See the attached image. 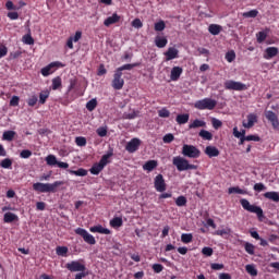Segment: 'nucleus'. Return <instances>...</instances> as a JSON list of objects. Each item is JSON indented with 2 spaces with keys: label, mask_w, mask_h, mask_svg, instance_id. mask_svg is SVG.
Returning a JSON list of instances; mask_svg holds the SVG:
<instances>
[{
  "label": "nucleus",
  "mask_w": 279,
  "mask_h": 279,
  "mask_svg": "<svg viewBox=\"0 0 279 279\" xmlns=\"http://www.w3.org/2000/svg\"><path fill=\"white\" fill-rule=\"evenodd\" d=\"M172 165L177 167L178 171L197 170V166L193 163H189V159H185L184 157H181V156L173 157Z\"/></svg>",
  "instance_id": "2"
},
{
  "label": "nucleus",
  "mask_w": 279,
  "mask_h": 279,
  "mask_svg": "<svg viewBox=\"0 0 279 279\" xmlns=\"http://www.w3.org/2000/svg\"><path fill=\"white\" fill-rule=\"evenodd\" d=\"M46 165L48 167H59V169H69V163L63 161H58L56 155H48L46 157Z\"/></svg>",
  "instance_id": "8"
},
{
  "label": "nucleus",
  "mask_w": 279,
  "mask_h": 279,
  "mask_svg": "<svg viewBox=\"0 0 279 279\" xmlns=\"http://www.w3.org/2000/svg\"><path fill=\"white\" fill-rule=\"evenodd\" d=\"M198 136H201L203 141H213V133L206 130H201Z\"/></svg>",
  "instance_id": "38"
},
{
  "label": "nucleus",
  "mask_w": 279,
  "mask_h": 279,
  "mask_svg": "<svg viewBox=\"0 0 279 279\" xmlns=\"http://www.w3.org/2000/svg\"><path fill=\"white\" fill-rule=\"evenodd\" d=\"M256 38H257V43L260 45V44L265 43V40H267V33H265L263 31L258 32L256 34Z\"/></svg>",
  "instance_id": "46"
},
{
  "label": "nucleus",
  "mask_w": 279,
  "mask_h": 279,
  "mask_svg": "<svg viewBox=\"0 0 279 279\" xmlns=\"http://www.w3.org/2000/svg\"><path fill=\"white\" fill-rule=\"evenodd\" d=\"M162 269H165V266H162V264H154L153 265V271H155V274H160L162 271Z\"/></svg>",
  "instance_id": "62"
},
{
  "label": "nucleus",
  "mask_w": 279,
  "mask_h": 279,
  "mask_svg": "<svg viewBox=\"0 0 279 279\" xmlns=\"http://www.w3.org/2000/svg\"><path fill=\"white\" fill-rule=\"evenodd\" d=\"M75 143L78 147H86V137L78 136L75 138Z\"/></svg>",
  "instance_id": "51"
},
{
  "label": "nucleus",
  "mask_w": 279,
  "mask_h": 279,
  "mask_svg": "<svg viewBox=\"0 0 279 279\" xmlns=\"http://www.w3.org/2000/svg\"><path fill=\"white\" fill-rule=\"evenodd\" d=\"M189 119H190L189 113H182V114L177 116L175 121L179 125H184V124L189 123Z\"/></svg>",
  "instance_id": "29"
},
{
  "label": "nucleus",
  "mask_w": 279,
  "mask_h": 279,
  "mask_svg": "<svg viewBox=\"0 0 279 279\" xmlns=\"http://www.w3.org/2000/svg\"><path fill=\"white\" fill-rule=\"evenodd\" d=\"M36 104H38V97L36 95H33L31 98L27 99V105L31 108H34V106H36Z\"/></svg>",
  "instance_id": "53"
},
{
  "label": "nucleus",
  "mask_w": 279,
  "mask_h": 279,
  "mask_svg": "<svg viewBox=\"0 0 279 279\" xmlns=\"http://www.w3.org/2000/svg\"><path fill=\"white\" fill-rule=\"evenodd\" d=\"M69 173H71V175H78L80 178H84L85 175H88V171L83 168L78 170H69Z\"/></svg>",
  "instance_id": "37"
},
{
  "label": "nucleus",
  "mask_w": 279,
  "mask_h": 279,
  "mask_svg": "<svg viewBox=\"0 0 279 279\" xmlns=\"http://www.w3.org/2000/svg\"><path fill=\"white\" fill-rule=\"evenodd\" d=\"M0 167H2V169H10V167H12V159L10 158H5L0 162Z\"/></svg>",
  "instance_id": "49"
},
{
  "label": "nucleus",
  "mask_w": 279,
  "mask_h": 279,
  "mask_svg": "<svg viewBox=\"0 0 279 279\" xmlns=\"http://www.w3.org/2000/svg\"><path fill=\"white\" fill-rule=\"evenodd\" d=\"M90 232H98V234H111L112 231L108 228H104V226L98 225L89 228Z\"/></svg>",
  "instance_id": "22"
},
{
  "label": "nucleus",
  "mask_w": 279,
  "mask_h": 279,
  "mask_svg": "<svg viewBox=\"0 0 279 279\" xmlns=\"http://www.w3.org/2000/svg\"><path fill=\"white\" fill-rule=\"evenodd\" d=\"M197 128H206V122L204 120L196 119L189 124L190 130H195Z\"/></svg>",
  "instance_id": "28"
},
{
  "label": "nucleus",
  "mask_w": 279,
  "mask_h": 279,
  "mask_svg": "<svg viewBox=\"0 0 279 279\" xmlns=\"http://www.w3.org/2000/svg\"><path fill=\"white\" fill-rule=\"evenodd\" d=\"M233 136L235 138H243V136H246L245 135V130H242L241 132L239 131V128H233Z\"/></svg>",
  "instance_id": "50"
},
{
  "label": "nucleus",
  "mask_w": 279,
  "mask_h": 279,
  "mask_svg": "<svg viewBox=\"0 0 279 279\" xmlns=\"http://www.w3.org/2000/svg\"><path fill=\"white\" fill-rule=\"evenodd\" d=\"M182 155L185 156V158H199V156H202V150L194 145L185 144L182 147Z\"/></svg>",
  "instance_id": "5"
},
{
  "label": "nucleus",
  "mask_w": 279,
  "mask_h": 279,
  "mask_svg": "<svg viewBox=\"0 0 279 279\" xmlns=\"http://www.w3.org/2000/svg\"><path fill=\"white\" fill-rule=\"evenodd\" d=\"M225 88L226 90H247V85L241 83V82H236L233 80H228L225 82Z\"/></svg>",
  "instance_id": "7"
},
{
  "label": "nucleus",
  "mask_w": 279,
  "mask_h": 279,
  "mask_svg": "<svg viewBox=\"0 0 279 279\" xmlns=\"http://www.w3.org/2000/svg\"><path fill=\"white\" fill-rule=\"evenodd\" d=\"M154 186L157 193H165V191H167V182H165V177H162V174H157L155 177Z\"/></svg>",
  "instance_id": "10"
},
{
  "label": "nucleus",
  "mask_w": 279,
  "mask_h": 279,
  "mask_svg": "<svg viewBox=\"0 0 279 279\" xmlns=\"http://www.w3.org/2000/svg\"><path fill=\"white\" fill-rule=\"evenodd\" d=\"M102 171H104V168L99 162L94 163L89 169V173H92V175H99V173Z\"/></svg>",
  "instance_id": "30"
},
{
  "label": "nucleus",
  "mask_w": 279,
  "mask_h": 279,
  "mask_svg": "<svg viewBox=\"0 0 279 279\" xmlns=\"http://www.w3.org/2000/svg\"><path fill=\"white\" fill-rule=\"evenodd\" d=\"M62 181H54L53 183H34L33 190L36 191V193H56L58 191V186H62Z\"/></svg>",
  "instance_id": "1"
},
{
  "label": "nucleus",
  "mask_w": 279,
  "mask_h": 279,
  "mask_svg": "<svg viewBox=\"0 0 279 279\" xmlns=\"http://www.w3.org/2000/svg\"><path fill=\"white\" fill-rule=\"evenodd\" d=\"M65 267L69 271H72V272H74V271H82V272L86 271V266L84 264L77 262V260H73L71 263H68Z\"/></svg>",
  "instance_id": "14"
},
{
  "label": "nucleus",
  "mask_w": 279,
  "mask_h": 279,
  "mask_svg": "<svg viewBox=\"0 0 279 279\" xmlns=\"http://www.w3.org/2000/svg\"><path fill=\"white\" fill-rule=\"evenodd\" d=\"M194 107L197 110H215V108H217V100L211 98H204L202 100H197L194 104Z\"/></svg>",
  "instance_id": "4"
},
{
  "label": "nucleus",
  "mask_w": 279,
  "mask_h": 279,
  "mask_svg": "<svg viewBox=\"0 0 279 279\" xmlns=\"http://www.w3.org/2000/svg\"><path fill=\"white\" fill-rule=\"evenodd\" d=\"M3 221L4 223H12L13 221H19V216H16V214L13 213H5L4 217H3Z\"/></svg>",
  "instance_id": "27"
},
{
  "label": "nucleus",
  "mask_w": 279,
  "mask_h": 279,
  "mask_svg": "<svg viewBox=\"0 0 279 279\" xmlns=\"http://www.w3.org/2000/svg\"><path fill=\"white\" fill-rule=\"evenodd\" d=\"M221 29H222V27L219 24H210L208 27V32L213 36H219V34H221Z\"/></svg>",
  "instance_id": "25"
},
{
  "label": "nucleus",
  "mask_w": 279,
  "mask_h": 279,
  "mask_svg": "<svg viewBox=\"0 0 279 279\" xmlns=\"http://www.w3.org/2000/svg\"><path fill=\"white\" fill-rule=\"evenodd\" d=\"M182 73H184V70L181 66H173L170 72L171 82H178Z\"/></svg>",
  "instance_id": "17"
},
{
  "label": "nucleus",
  "mask_w": 279,
  "mask_h": 279,
  "mask_svg": "<svg viewBox=\"0 0 279 279\" xmlns=\"http://www.w3.org/2000/svg\"><path fill=\"white\" fill-rule=\"evenodd\" d=\"M160 193L161 194L158 197L159 202H162V199H169L173 197V194L171 192H160Z\"/></svg>",
  "instance_id": "54"
},
{
  "label": "nucleus",
  "mask_w": 279,
  "mask_h": 279,
  "mask_svg": "<svg viewBox=\"0 0 279 279\" xmlns=\"http://www.w3.org/2000/svg\"><path fill=\"white\" fill-rule=\"evenodd\" d=\"M138 147H141V140L132 138L125 146L126 151L129 154H134V151H138Z\"/></svg>",
  "instance_id": "15"
},
{
  "label": "nucleus",
  "mask_w": 279,
  "mask_h": 279,
  "mask_svg": "<svg viewBox=\"0 0 279 279\" xmlns=\"http://www.w3.org/2000/svg\"><path fill=\"white\" fill-rule=\"evenodd\" d=\"M230 232H232V230L230 228H227V229L217 230L215 234L217 236H225V234H230Z\"/></svg>",
  "instance_id": "57"
},
{
  "label": "nucleus",
  "mask_w": 279,
  "mask_h": 279,
  "mask_svg": "<svg viewBox=\"0 0 279 279\" xmlns=\"http://www.w3.org/2000/svg\"><path fill=\"white\" fill-rule=\"evenodd\" d=\"M122 77H123V72H119L116 70L113 74V80L111 83V86L112 88H114V90H121L125 85V81Z\"/></svg>",
  "instance_id": "9"
},
{
  "label": "nucleus",
  "mask_w": 279,
  "mask_h": 279,
  "mask_svg": "<svg viewBox=\"0 0 279 279\" xmlns=\"http://www.w3.org/2000/svg\"><path fill=\"white\" fill-rule=\"evenodd\" d=\"M14 136H16V133L14 131H4L2 134V141H8L9 143H12V141H14Z\"/></svg>",
  "instance_id": "33"
},
{
  "label": "nucleus",
  "mask_w": 279,
  "mask_h": 279,
  "mask_svg": "<svg viewBox=\"0 0 279 279\" xmlns=\"http://www.w3.org/2000/svg\"><path fill=\"white\" fill-rule=\"evenodd\" d=\"M245 252L248 253L251 256H254L256 246L250 242H245L244 244Z\"/></svg>",
  "instance_id": "40"
},
{
  "label": "nucleus",
  "mask_w": 279,
  "mask_h": 279,
  "mask_svg": "<svg viewBox=\"0 0 279 279\" xmlns=\"http://www.w3.org/2000/svg\"><path fill=\"white\" fill-rule=\"evenodd\" d=\"M182 243L189 244L193 242V233H182L181 235Z\"/></svg>",
  "instance_id": "42"
},
{
  "label": "nucleus",
  "mask_w": 279,
  "mask_h": 279,
  "mask_svg": "<svg viewBox=\"0 0 279 279\" xmlns=\"http://www.w3.org/2000/svg\"><path fill=\"white\" fill-rule=\"evenodd\" d=\"M31 156H32V150H29V149H24V150H22V151L20 153V157H21V158L27 159V158H29Z\"/></svg>",
  "instance_id": "64"
},
{
  "label": "nucleus",
  "mask_w": 279,
  "mask_h": 279,
  "mask_svg": "<svg viewBox=\"0 0 279 279\" xmlns=\"http://www.w3.org/2000/svg\"><path fill=\"white\" fill-rule=\"evenodd\" d=\"M49 95H51V92H49V89L41 90L39 93V104L41 106H45V104H47V100L49 99Z\"/></svg>",
  "instance_id": "26"
},
{
  "label": "nucleus",
  "mask_w": 279,
  "mask_h": 279,
  "mask_svg": "<svg viewBox=\"0 0 279 279\" xmlns=\"http://www.w3.org/2000/svg\"><path fill=\"white\" fill-rule=\"evenodd\" d=\"M205 154L208 158H217V156H219V149L215 146H207L205 148Z\"/></svg>",
  "instance_id": "23"
},
{
  "label": "nucleus",
  "mask_w": 279,
  "mask_h": 279,
  "mask_svg": "<svg viewBox=\"0 0 279 279\" xmlns=\"http://www.w3.org/2000/svg\"><path fill=\"white\" fill-rule=\"evenodd\" d=\"M96 133L98 134V136H100L101 138H104V136H108V129L100 126L97 129Z\"/></svg>",
  "instance_id": "55"
},
{
  "label": "nucleus",
  "mask_w": 279,
  "mask_h": 279,
  "mask_svg": "<svg viewBox=\"0 0 279 279\" xmlns=\"http://www.w3.org/2000/svg\"><path fill=\"white\" fill-rule=\"evenodd\" d=\"M211 125H213L214 130H219V128H221V125H223V123L221 122V120L214 118V119H211Z\"/></svg>",
  "instance_id": "56"
},
{
  "label": "nucleus",
  "mask_w": 279,
  "mask_h": 279,
  "mask_svg": "<svg viewBox=\"0 0 279 279\" xmlns=\"http://www.w3.org/2000/svg\"><path fill=\"white\" fill-rule=\"evenodd\" d=\"M158 168V160H148L143 165V170L148 171V173H151L154 169Z\"/></svg>",
  "instance_id": "20"
},
{
  "label": "nucleus",
  "mask_w": 279,
  "mask_h": 279,
  "mask_svg": "<svg viewBox=\"0 0 279 279\" xmlns=\"http://www.w3.org/2000/svg\"><path fill=\"white\" fill-rule=\"evenodd\" d=\"M245 271L255 278V276H258V269H256V266L254 264H247L245 266Z\"/></svg>",
  "instance_id": "32"
},
{
  "label": "nucleus",
  "mask_w": 279,
  "mask_h": 279,
  "mask_svg": "<svg viewBox=\"0 0 279 279\" xmlns=\"http://www.w3.org/2000/svg\"><path fill=\"white\" fill-rule=\"evenodd\" d=\"M186 203H187V199L185 198V196H182V195L178 196L175 199V205L179 207L186 206Z\"/></svg>",
  "instance_id": "48"
},
{
  "label": "nucleus",
  "mask_w": 279,
  "mask_h": 279,
  "mask_svg": "<svg viewBox=\"0 0 279 279\" xmlns=\"http://www.w3.org/2000/svg\"><path fill=\"white\" fill-rule=\"evenodd\" d=\"M132 27H135V29H141V27H143V22L141 21V19L133 20Z\"/></svg>",
  "instance_id": "58"
},
{
  "label": "nucleus",
  "mask_w": 279,
  "mask_h": 279,
  "mask_svg": "<svg viewBox=\"0 0 279 279\" xmlns=\"http://www.w3.org/2000/svg\"><path fill=\"white\" fill-rule=\"evenodd\" d=\"M165 61L171 62V60H175L180 58V50L175 47H169L166 52H163Z\"/></svg>",
  "instance_id": "12"
},
{
  "label": "nucleus",
  "mask_w": 279,
  "mask_h": 279,
  "mask_svg": "<svg viewBox=\"0 0 279 279\" xmlns=\"http://www.w3.org/2000/svg\"><path fill=\"white\" fill-rule=\"evenodd\" d=\"M253 189L254 191H257V193H260V191H267V186L263 183H256Z\"/></svg>",
  "instance_id": "60"
},
{
  "label": "nucleus",
  "mask_w": 279,
  "mask_h": 279,
  "mask_svg": "<svg viewBox=\"0 0 279 279\" xmlns=\"http://www.w3.org/2000/svg\"><path fill=\"white\" fill-rule=\"evenodd\" d=\"M60 88H62V78L60 76H57V77L52 78L51 89L58 90Z\"/></svg>",
  "instance_id": "34"
},
{
  "label": "nucleus",
  "mask_w": 279,
  "mask_h": 279,
  "mask_svg": "<svg viewBox=\"0 0 279 279\" xmlns=\"http://www.w3.org/2000/svg\"><path fill=\"white\" fill-rule=\"evenodd\" d=\"M240 204L244 210H247V213H254L255 215H257V218L259 220L265 217V214L263 213V208L256 205L250 204V201H247L246 198L240 199Z\"/></svg>",
  "instance_id": "3"
},
{
  "label": "nucleus",
  "mask_w": 279,
  "mask_h": 279,
  "mask_svg": "<svg viewBox=\"0 0 279 279\" xmlns=\"http://www.w3.org/2000/svg\"><path fill=\"white\" fill-rule=\"evenodd\" d=\"M228 193L229 195H232V193H236L238 195H247V191L242 190L239 186L229 187Z\"/></svg>",
  "instance_id": "36"
},
{
  "label": "nucleus",
  "mask_w": 279,
  "mask_h": 279,
  "mask_svg": "<svg viewBox=\"0 0 279 279\" xmlns=\"http://www.w3.org/2000/svg\"><path fill=\"white\" fill-rule=\"evenodd\" d=\"M56 252H57L58 256H66V254H69V247H66V246H57Z\"/></svg>",
  "instance_id": "45"
},
{
  "label": "nucleus",
  "mask_w": 279,
  "mask_h": 279,
  "mask_svg": "<svg viewBox=\"0 0 279 279\" xmlns=\"http://www.w3.org/2000/svg\"><path fill=\"white\" fill-rule=\"evenodd\" d=\"M278 47H268L265 49L264 58L265 60H271V58H276V56H278Z\"/></svg>",
  "instance_id": "18"
},
{
  "label": "nucleus",
  "mask_w": 279,
  "mask_h": 279,
  "mask_svg": "<svg viewBox=\"0 0 279 279\" xmlns=\"http://www.w3.org/2000/svg\"><path fill=\"white\" fill-rule=\"evenodd\" d=\"M246 119L247 122H242L243 128H245L246 130H251V128L255 125V123H258V116H256L255 113L247 114Z\"/></svg>",
  "instance_id": "16"
},
{
  "label": "nucleus",
  "mask_w": 279,
  "mask_h": 279,
  "mask_svg": "<svg viewBox=\"0 0 279 279\" xmlns=\"http://www.w3.org/2000/svg\"><path fill=\"white\" fill-rule=\"evenodd\" d=\"M119 21H121V16H119L117 13H113L112 16H109L104 21V26L110 27V25H114L116 23H119Z\"/></svg>",
  "instance_id": "19"
},
{
  "label": "nucleus",
  "mask_w": 279,
  "mask_h": 279,
  "mask_svg": "<svg viewBox=\"0 0 279 279\" xmlns=\"http://www.w3.org/2000/svg\"><path fill=\"white\" fill-rule=\"evenodd\" d=\"M123 226V218L121 217H114L110 220V227L111 228H121Z\"/></svg>",
  "instance_id": "35"
},
{
  "label": "nucleus",
  "mask_w": 279,
  "mask_h": 279,
  "mask_svg": "<svg viewBox=\"0 0 279 279\" xmlns=\"http://www.w3.org/2000/svg\"><path fill=\"white\" fill-rule=\"evenodd\" d=\"M175 136H173V134L168 133L163 136L162 141L163 143H173Z\"/></svg>",
  "instance_id": "59"
},
{
  "label": "nucleus",
  "mask_w": 279,
  "mask_h": 279,
  "mask_svg": "<svg viewBox=\"0 0 279 279\" xmlns=\"http://www.w3.org/2000/svg\"><path fill=\"white\" fill-rule=\"evenodd\" d=\"M58 66H62V63L59 61L51 62L50 64L46 65L41 69L40 73L44 77H49L51 73H53Z\"/></svg>",
  "instance_id": "11"
},
{
  "label": "nucleus",
  "mask_w": 279,
  "mask_h": 279,
  "mask_svg": "<svg viewBox=\"0 0 279 279\" xmlns=\"http://www.w3.org/2000/svg\"><path fill=\"white\" fill-rule=\"evenodd\" d=\"M23 43L25 45H34V37L31 34H26L23 36Z\"/></svg>",
  "instance_id": "52"
},
{
  "label": "nucleus",
  "mask_w": 279,
  "mask_h": 279,
  "mask_svg": "<svg viewBox=\"0 0 279 279\" xmlns=\"http://www.w3.org/2000/svg\"><path fill=\"white\" fill-rule=\"evenodd\" d=\"M166 27H167V24L162 20L155 23V32H165Z\"/></svg>",
  "instance_id": "44"
},
{
  "label": "nucleus",
  "mask_w": 279,
  "mask_h": 279,
  "mask_svg": "<svg viewBox=\"0 0 279 279\" xmlns=\"http://www.w3.org/2000/svg\"><path fill=\"white\" fill-rule=\"evenodd\" d=\"M169 40L167 39V37H162L160 35H157L155 37V45L156 47H158V49H165V47H167Z\"/></svg>",
  "instance_id": "21"
},
{
  "label": "nucleus",
  "mask_w": 279,
  "mask_h": 279,
  "mask_svg": "<svg viewBox=\"0 0 279 279\" xmlns=\"http://www.w3.org/2000/svg\"><path fill=\"white\" fill-rule=\"evenodd\" d=\"M136 66H141V63L140 62L128 63L118 68L116 71H118V73H123V71H132V69H136Z\"/></svg>",
  "instance_id": "24"
},
{
  "label": "nucleus",
  "mask_w": 279,
  "mask_h": 279,
  "mask_svg": "<svg viewBox=\"0 0 279 279\" xmlns=\"http://www.w3.org/2000/svg\"><path fill=\"white\" fill-rule=\"evenodd\" d=\"M74 232L75 234H78V236H82L83 241H85V243H87L88 245H95L97 243L95 236L88 233V231L84 228H76Z\"/></svg>",
  "instance_id": "6"
},
{
  "label": "nucleus",
  "mask_w": 279,
  "mask_h": 279,
  "mask_svg": "<svg viewBox=\"0 0 279 279\" xmlns=\"http://www.w3.org/2000/svg\"><path fill=\"white\" fill-rule=\"evenodd\" d=\"M243 19H256L258 16V10L253 9L251 11L242 13Z\"/></svg>",
  "instance_id": "39"
},
{
  "label": "nucleus",
  "mask_w": 279,
  "mask_h": 279,
  "mask_svg": "<svg viewBox=\"0 0 279 279\" xmlns=\"http://www.w3.org/2000/svg\"><path fill=\"white\" fill-rule=\"evenodd\" d=\"M19 101H21V98L19 96H13L10 100V106L16 108V106H19Z\"/></svg>",
  "instance_id": "61"
},
{
  "label": "nucleus",
  "mask_w": 279,
  "mask_h": 279,
  "mask_svg": "<svg viewBox=\"0 0 279 279\" xmlns=\"http://www.w3.org/2000/svg\"><path fill=\"white\" fill-rule=\"evenodd\" d=\"M158 117L161 119H169V117H171V112L167 108H162L158 111Z\"/></svg>",
  "instance_id": "47"
},
{
  "label": "nucleus",
  "mask_w": 279,
  "mask_h": 279,
  "mask_svg": "<svg viewBox=\"0 0 279 279\" xmlns=\"http://www.w3.org/2000/svg\"><path fill=\"white\" fill-rule=\"evenodd\" d=\"M110 158H112V153L104 155L98 163L105 169L107 165H110Z\"/></svg>",
  "instance_id": "31"
},
{
  "label": "nucleus",
  "mask_w": 279,
  "mask_h": 279,
  "mask_svg": "<svg viewBox=\"0 0 279 279\" xmlns=\"http://www.w3.org/2000/svg\"><path fill=\"white\" fill-rule=\"evenodd\" d=\"M265 117L267 121L271 123L274 130H279V120H278V114H276V112L271 110L265 111Z\"/></svg>",
  "instance_id": "13"
},
{
  "label": "nucleus",
  "mask_w": 279,
  "mask_h": 279,
  "mask_svg": "<svg viewBox=\"0 0 279 279\" xmlns=\"http://www.w3.org/2000/svg\"><path fill=\"white\" fill-rule=\"evenodd\" d=\"M225 58L227 62H234V60H236V52H234V50H230L226 53Z\"/></svg>",
  "instance_id": "43"
},
{
  "label": "nucleus",
  "mask_w": 279,
  "mask_h": 279,
  "mask_svg": "<svg viewBox=\"0 0 279 279\" xmlns=\"http://www.w3.org/2000/svg\"><path fill=\"white\" fill-rule=\"evenodd\" d=\"M213 247L209 246H205L202 250V254H204V256H211L213 255Z\"/></svg>",
  "instance_id": "63"
},
{
  "label": "nucleus",
  "mask_w": 279,
  "mask_h": 279,
  "mask_svg": "<svg viewBox=\"0 0 279 279\" xmlns=\"http://www.w3.org/2000/svg\"><path fill=\"white\" fill-rule=\"evenodd\" d=\"M86 108H87L88 112H93V110H95V108H97V98H93L89 101H87Z\"/></svg>",
  "instance_id": "41"
}]
</instances>
